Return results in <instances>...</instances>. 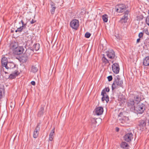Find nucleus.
I'll use <instances>...</instances> for the list:
<instances>
[{"label": "nucleus", "mask_w": 149, "mask_h": 149, "mask_svg": "<svg viewBox=\"0 0 149 149\" xmlns=\"http://www.w3.org/2000/svg\"><path fill=\"white\" fill-rule=\"evenodd\" d=\"M1 62L2 65L8 63L7 58L5 57L2 58Z\"/></svg>", "instance_id": "nucleus-24"}, {"label": "nucleus", "mask_w": 149, "mask_h": 149, "mask_svg": "<svg viewBox=\"0 0 149 149\" xmlns=\"http://www.w3.org/2000/svg\"><path fill=\"white\" fill-rule=\"evenodd\" d=\"M143 33H145L147 35H149V33L147 29H144L143 30Z\"/></svg>", "instance_id": "nucleus-37"}, {"label": "nucleus", "mask_w": 149, "mask_h": 149, "mask_svg": "<svg viewBox=\"0 0 149 149\" xmlns=\"http://www.w3.org/2000/svg\"><path fill=\"white\" fill-rule=\"evenodd\" d=\"M134 102L133 100H130L128 101L127 102V106L129 107L130 109L132 111H134V109H133V107H135L134 106Z\"/></svg>", "instance_id": "nucleus-14"}, {"label": "nucleus", "mask_w": 149, "mask_h": 149, "mask_svg": "<svg viewBox=\"0 0 149 149\" xmlns=\"http://www.w3.org/2000/svg\"><path fill=\"white\" fill-rule=\"evenodd\" d=\"M51 13L52 15L54 13L55 10L56 8L54 5V3H52L51 5Z\"/></svg>", "instance_id": "nucleus-26"}, {"label": "nucleus", "mask_w": 149, "mask_h": 149, "mask_svg": "<svg viewBox=\"0 0 149 149\" xmlns=\"http://www.w3.org/2000/svg\"><path fill=\"white\" fill-rule=\"evenodd\" d=\"M44 111V107L42 106L39 109V111L38 113V116L39 117H40L42 116L43 114V111Z\"/></svg>", "instance_id": "nucleus-22"}, {"label": "nucleus", "mask_w": 149, "mask_h": 149, "mask_svg": "<svg viewBox=\"0 0 149 149\" xmlns=\"http://www.w3.org/2000/svg\"><path fill=\"white\" fill-rule=\"evenodd\" d=\"M123 115V113L122 112H120L119 115H118L119 116L122 117V116Z\"/></svg>", "instance_id": "nucleus-49"}, {"label": "nucleus", "mask_w": 149, "mask_h": 149, "mask_svg": "<svg viewBox=\"0 0 149 149\" xmlns=\"http://www.w3.org/2000/svg\"><path fill=\"white\" fill-rule=\"evenodd\" d=\"M91 36V34L89 32H86L85 35V37L87 38H89Z\"/></svg>", "instance_id": "nucleus-34"}, {"label": "nucleus", "mask_w": 149, "mask_h": 149, "mask_svg": "<svg viewBox=\"0 0 149 149\" xmlns=\"http://www.w3.org/2000/svg\"><path fill=\"white\" fill-rule=\"evenodd\" d=\"M148 125L149 126V118L148 119Z\"/></svg>", "instance_id": "nucleus-51"}, {"label": "nucleus", "mask_w": 149, "mask_h": 149, "mask_svg": "<svg viewBox=\"0 0 149 149\" xmlns=\"http://www.w3.org/2000/svg\"><path fill=\"white\" fill-rule=\"evenodd\" d=\"M128 144L125 142H122L120 145L121 147L123 148H125L128 146Z\"/></svg>", "instance_id": "nucleus-31"}, {"label": "nucleus", "mask_w": 149, "mask_h": 149, "mask_svg": "<svg viewBox=\"0 0 149 149\" xmlns=\"http://www.w3.org/2000/svg\"><path fill=\"white\" fill-rule=\"evenodd\" d=\"M139 20H141L143 18V16H139Z\"/></svg>", "instance_id": "nucleus-46"}, {"label": "nucleus", "mask_w": 149, "mask_h": 149, "mask_svg": "<svg viewBox=\"0 0 149 149\" xmlns=\"http://www.w3.org/2000/svg\"><path fill=\"white\" fill-rule=\"evenodd\" d=\"M143 32H141L139 33V34L138 36L139 38H141L143 37Z\"/></svg>", "instance_id": "nucleus-40"}, {"label": "nucleus", "mask_w": 149, "mask_h": 149, "mask_svg": "<svg viewBox=\"0 0 149 149\" xmlns=\"http://www.w3.org/2000/svg\"><path fill=\"white\" fill-rule=\"evenodd\" d=\"M4 72L5 73V74H8V73L7 72H5V71Z\"/></svg>", "instance_id": "nucleus-53"}, {"label": "nucleus", "mask_w": 149, "mask_h": 149, "mask_svg": "<svg viewBox=\"0 0 149 149\" xmlns=\"http://www.w3.org/2000/svg\"><path fill=\"white\" fill-rule=\"evenodd\" d=\"M20 22H21V23L22 24H23V23H24V22H23V21L22 20H21V21Z\"/></svg>", "instance_id": "nucleus-50"}, {"label": "nucleus", "mask_w": 149, "mask_h": 149, "mask_svg": "<svg viewBox=\"0 0 149 149\" xmlns=\"http://www.w3.org/2000/svg\"><path fill=\"white\" fill-rule=\"evenodd\" d=\"M9 66V68H13L15 67V65L13 63H8Z\"/></svg>", "instance_id": "nucleus-32"}, {"label": "nucleus", "mask_w": 149, "mask_h": 149, "mask_svg": "<svg viewBox=\"0 0 149 149\" xmlns=\"http://www.w3.org/2000/svg\"><path fill=\"white\" fill-rule=\"evenodd\" d=\"M15 103L14 102H11L10 104V107L12 109H13L15 106Z\"/></svg>", "instance_id": "nucleus-35"}, {"label": "nucleus", "mask_w": 149, "mask_h": 149, "mask_svg": "<svg viewBox=\"0 0 149 149\" xmlns=\"http://www.w3.org/2000/svg\"><path fill=\"white\" fill-rule=\"evenodd\" d=\"M26 25H27V24L26 23L24 24V23L23 24H22V26H23V27L25 29V28L26 27Z\"/></svg>", "instance_id": "nucleus-45"}, {"label": "nucleus", "mask_w": 149, "mask_h": 149, "mask_svg": "<svg viewBox=\"0 0 149 149\" xmlns=\"http://www.w3.org/2000/svg\"><path fill=\"white\" fill-rule=\"evenodd\" d=\"M129 12V11L128 10H127L125 12L123 17L119 21V23L123 24L127 22V20L128 19Z\"/></svg>", "instance_id": "nucleus-9"}, {"label": "nucleus", "mask_w": 149, "mask_h": 149, "mask_svg": "<svg viewBox=\"0 0 149 149\" xmlns=\"http://www.w3.org/2000/svg\"><path fill=\"white\" fill-rule=\"evenodd\" d=\"M31 84L32 85L34 86V85H35L36 84V83H35V81H32L31 82Z\"/></svg>", "instance_id": "nucleus-43"}, {"label": "nucleus", "mask_w": 149, "mask_h": 149, "mask_svg": "<svg viewBox=\"0 0 149 149\" xmlns=\"http://www.w3.org/2000/svg\"><path fill=\"white\" fill-rule=\"evenodd\" d=\"M147 119V118H145L143 119H141L138 121L139 127L140 130L141 131H143L146 129V125Z\"/></svg>", "instance_id": "nucleus-5"}, {"label": "nucleus", "mask_w": 149, "mask_h": 149, "mask_svg": "<svg viewBox=\"0 0 149 149\" xmlns=\"http://www.w3.org/2000/svg\"><path fill=\"white\" fill-rule=\"evenodd\" d=\"M10 48L14 51L18 46L17 42L15 41L13 42L10 45Z\"/></svg>", "instance_id": "nucleus-18"}, {"label": "nucleus", "mask_w": 149, "mask_h": 149, "mask_svg": "<svg viewBox=\"0 0 149 149\" xmlns=\"http://www.w3.org/2000/svg\"><path fill=\"white\" fill-rule=\"evenodd\" d=\"M24 49L23 46H18L14 50L13 53L16 55H20L23 53Z\"/></svg>", "instance_id": "nucleus-10"}, {"label": "nucleus", "mask_w": 149, "mask_h": 149, "mask_svg": "<svg viewBox=\"0 0 149 149\" xmlns=\"http://www.w3.org/2000/svg\"><path fill=\"white\" fill-rule=\"evenodd\" d=\"M133 138V135L132 133H127L124 136V139L125 141L129 142L131 141Z\"/></svg>", "instance_id": "nucleus-13"}, {"label": "nucleus", "mask_w": 149, "mask_h": 149, "mask_svg": "<svg viewBox=\"0 0 149 149\" xmlns=\"http://www.w3.org/2000/svg\"><path fill=\"white\" fill-rule=\"evenodd\" d=\"M108 16L106 14L102 16V19L105 22H107L108 21Z\"/></svg>", "instance_id": "nucleus-30"}, {"label": "nucleus", "mask_w": 149, "mask_h": 149, "mask_svg": "<svg viewBox=\"0 0 149 149\" xmlns=\"http://www.w3.org/2000/svg\"><path fill=\"white\" fill-rule=\"evenodd\" d=\"M148 14H149V10H148Z\"/></svg>", "instance_id": "nucleus-54"}, {"label": "nucleus", "mask_w": 149, "mask_h": 149, "mask_svg": "<svg viewBox=\"0 0 149 149\" xmlns=\"http://www.w3.org/2000/svg\"><path fill=\"white\" fill-rule=\"evenodd\" d=\"M103 108L102 107H96L94 111V113L97 116L101 115L103 113Z\"/></svg>", "instance_id": "nucleus-12"}, {"label": "nucleus", "mask_w": 149, "mask_h": 149, "mask_svg": "<svg viewBox=\"0 0 149 149\" xmlns=\"http://www.w3.org/2000/svg\"><path fill=\"white\" fill-rule=\"evenodd\" d=\"M119 128L118 127H116V131L117 132H118L119 131Z\"/></svg>", "instance_id": "nucleus-48"}, {"label": "nucleus", "mask_w": 149, "mask_h": 149, "mask_svg": "<svg viewBox=\"0 0 149 149\" xmlns=\"http://www.w3.org/2000/svg\"><path fill=\"white\" fill-rule=\"evenodd\" d=\"M146 21L147 24L149 26V15L146 17Z\"/></svg>", "instance_id": "nucleus-38"}, {"label": "nucleus", "mask_w": 149, "mask_h": 149, "mask_svg": "<svg viewBox=\"0 0 149 149\" xmlns=\"http://www.w3.org/2000/svg\"><path fill=\"white\" fill-rule=\"evenodd\" d=\"M141 93L140 92H134L133 93L130 94V96L138 103L141 100Z\"/></svg>", "instance_id": "nucleus-4"}, {"label": "nucleus", "mask_w": 149, "mask_h": 149, "mask_svg": "<svg viewBox=\"0 0 149 149\" xmlns=\"http://www.w3.org/2000/svg\"><path fill=\"white\" fill-rule=\"evenodd\" d=\"M125 100V97L123 95H119L118 97V100L119 101H120L121 103H123L124 102Z\"/></svg>", "instance_id": "nucleus-27"}, {"label": "nucleus", "mask_w": 149, "mask_h": 149, "mask_svg": "<svg viewBox=\"0 0 149 149\" xmlns=\"http://www.w3.org/2000/svg\"><path fill=\"white\" fill-rule=\"evenodd\" d=\"M5 90L4 88H0V100H1L5 96Z\"/></svg>", "instance_id": "nucleus-23"}, {"label": "nucleus", "mask_w": 149, "mask_h": 149, "mask_svg": "<svg viewBox=\"0 0 149 149\" xmlns=\"http://www.w3.org/2000/svg\"><path fill=\"white\" fill-rule=\"evenodd\" d=\"M28 58V57L24 53L20 57L19 60L20 62L25 63L27 61Z\"/></svg>", "instance_id": "nucleus-15"}, {"label": "nucleus", "mask_w": 149, "mask_h": 149, "mask_svg": "<svg viewBox=\"0 0 149 149\" xmlns=\"http://www.w3.org/2000/svg\"><path fill=\"white\" fill-rule=\"evenodd\" d=\"M37 149H40V148H37Z\"/></svg>", "instance_id": "nucleus-56"}, {"label": "nucleus", "mask_w": 149, "mask_h": 149, "mask_svg": "<svg viewBox=\"0 0 149 149\" xmlns=\"http://www.w3.org/2000/svg\"><path fill=\"white\" fill-rule=\"evenodd\" d=\"M70 26L72 29L77 30L79 26V22L78 20L74 19L71 21Z\"/></svg>", "instance_id": "nucleus-6"}, {"label": "nucleus", "mask_w": 149, "mask_h": 149, "mask_svg": "<svg viewBox=\"0 0 149 149\" xmlns=\"http://www.w3.org/2000/svg\"><path fill=\"white\" fill-rule=\"evenodd\" d=\"M107 78L108 79V81H111L113 79L111 75H110L108 76Z\"/></svg>", "instance_id": "nucleus-39"}, {"label": "nucleus", "mask_w": 149, "mask_h": 149, "mask_svg": "<svg viewBox=\"0 0 149 149\" xmlns=\"http://www.w3.org/2000/svg\"><path fill=\"white\" fill-rule=\"evenodd\" d=\"M102 60L103 63L106 65L107 63H109V65L110 64L109 63L108 60L106 58L105 55L104 54H103V57L102 58Z\"/></svg>", "instance_id": "nucleus-21"}, {"label": "nucleus", "mask_w": 149, "mask_h": 149, "mask_svg": "<svg viewBox=\"0 0 149 149\" xmlns=\"http://www.w3.org/2000/svg\"><path fill=\"white\" fill-rule=\"evenodd\" d=\"M127 8V6H125L124 4H121L116 6V8L117 12L121 13L126 10Z\"/></svg>", "instance_id": "nucleus-7"}, {"label": "nucleus", "mask_w": 149, "mask_h": 149, "mask_svg": "<svg viewBox=\"0 0 149 149\" xmlns=\"http://www.w3.org/2000/svg\"><path fill=\"white\" fill-rule=\"evenodd\" d=\"M8 63L5 64L2 66L3 67H5L6 69H8L9 68V67L8 66Z\"/></svg>", "instance_id": "nucleus-41"}, {"label": "nucleus", "mask_w": 149, "mask_h": 149, "mask_svg": "<svg viewBox=\"0 0 149 149\" xmlns=\"http://www.w3.org/2000/svg\"><path fill=\"white\" fill-rule=\"evenodd\" d=\"M91 123L93 124H95L97 123L96 119L95 118H91Z\"/></svg>", "instance_id": "nucleus-33"}, {"label": "nucleus", "mask_w": 149, "mask_h": 149, "mask_svg": "<svg viewBox=\"0 0 149 149\" xmlns=\"http://www.w3.org/2000/svg\"><path fill=\"white\" fill-rule=\"evenodd\" d=\"M119 120L120 122L121 123H123L125 122V121L123 120V119H120Z\"/></svg>", "instance_id": "nucleus-44"}, {"label": "nucleus", "mask_w": 149, "mask_h": 149, "mask_svg": "<svg viewBox=\"0 0 149 149\" xmlns=\"http://www.w3.org/2000/svg\"><path fill=\"white\" fill-rule=\"evenodd\" d=\"M33 52V48H32L31 47L30 49H27L24 54L26 55V56L28 57L29 56L31 55V53H32Z\"/></svg>", "instance_id": "nucleus-20"}, {"label": "nucleus", "mask_w": 149, "mask_h": 149, "mask_svg": "<svg viewBox=\"0 0 149 149\" xmlns=\"http://www.w3.org/2000/svg\"><path fill=\"white\" fill-rule=\"evenodd\" d=\"M39 126L40 123L38 124L33 132V137L35 138H37L38 136L40 130Z\"/></svg>", "instance_id": "nucleus-16"}, {"label": "nucleus", "mask_w": 149, "mask_h": 149, "mask_svg": "<svg viewBox=\"0 0 149 149\" xmlns=\"http://www.w3.org/2000/svg\"><path fill=\"white\" fill-rule=\"evenodd\" d=\"M55 129L54 127L50 133L49 135V141H53V138H54V135L55 133Z\"/></svg>", "instance_id": "nucleus-19"}, {"label": "nucleus", "mask_w": 149, "mask_h": 149, "mask_svg": "<svg viewBox=\"0 0 149 149\" xmlns=\"http://www.w3.org/2000/svg\"><path fill=\"white\" fill-rule=\"evenodd\" d=\"M133 109L137 113L142 114L145 109V105L143 103H139L135 107H133Z\"/></svg>", "instance_id": "nucleus-2"}, {"label": "nucleus", "mask_w": 149, "mask_h": 149, "mask_svg": "<svg viewBox=\"0 0 149 149\" xmlns=\"http://www.w3.org/2000/svg\"><path fill=\"white\" fill-rule=\"evenodd\" d=\"M111 62H111L112 63H113V61H111Z\"/></svg>", "instance_id": "nucleus-55"}, {"label": "nucleus", "mask_w": 149, "mask_h": 149, "mask_svg": "<svg viewBox=\"0 0 149 149\" xmlns=\"http://www.w3.org/2000/svg\"><path fill=\"white\" fill-rule=\"evenodd\" d=\"M40 47V44L38 43L35 44L33 46V48H34L36 51L38 50Z\"/></svg>", "instance_id": "nucleus-29"}, {"label": "nucleus", "mask_w": 149, "mask_h": 149, "mask_svg": "<svg viewBox=\"0 0 149 149\" xmlns=\"http://www.w3.org/2000/svg\"><path fill=\"white\" fill-rule=\"evenodd\" d=\"M140 40H141V39L140 38H139L138 39L136 40V43H139L140 42Z\"/></svg>", "instance_id": "nucleus-47"}, {"label": "nucleus", "mask_w": 149, "mask_h": 149, "mask_svg": "<svg viewBox=\"0 0 149 149\" xmlns=\"http://www.w3.org/2000/svg\"><path fill=\"white\" fill-rule=\"evenodd\" d=\"M18 31V30H17V29L16 30H15V32H17Z\"/></svg>", "instance_id": "nucleus-52"}, {"label": "nucleus", "mask_w": 149, "mask_h": 149, "mask_svg": "<svg viewBox=\"0 0 149 149\" xmlns=\"http://www.w3.org/2000/svg\"><path fill=\"white\" fill-rule=\"evenodd\" d=\"M36 20H33V19H32V20L31 21H30V23L31 24H34V23H35V22H36Z\"/></svg>", "instance_id": "nucleus-42"}, {"label": "nucleus", "mask_w": 149, "mask_h": 149, "mask_svg": "<svg viewBox=\"0 0 149 149\" xmlns=\"http://www.w3.org/2000/svg\"><path fill=\"white\" fill-rule=\"evenodd\" d=\"M109 91L110 89L109 87H105L102 91L101 95L102 96V101L104 102L105 100L107 103L109 101V97L107 95L106 92H108Z\"/></svg>", "instance_id": "nucleus-3"}, {"label": "nucleus", "mask_w": 149, "mask_h": 149, "mask_svg": "<svg viewBox=\"0 0 149 149\" xmlns=\"http://www.w3.org/2000/svg\"><path fill=\"white\" fill-rule=\"evenodd\" d=\"M24 29V28L23 27V26H22L18 28H17V30L18 32H22V30Z\"/></svg>", "instance_id": "nucleus-36"}, {"label": "nucleus", "mask_w": 149, "mask_h": 149, "mask_svg": "<svg viewBox=\"0 0 149 149\" xmlns=\"http://www.w3.org/2000/svg\"><path fill=\"white\" fill-rule=\"evenodd\" d=\"M38 70V69L36 65L34 66L33 65L32 67L31 71L35 73Z\"/></svg>", "instance_id": "nucleus-28"}, {"label": "nucleus", "mask_w": 149, "mask_h": 149, "mask_svg": "<svg viewBox=\"0 0 149 149\" xmlns=\"http://www.w3.org/2000/svg\"><path fill=\"white\" fill-rule=\"evenodd\" d=\"M123 82L118 75L116 76L114 79L113 82L112 86V91L115 89H117L120 87H122Z\"/></svg>", "instance_id": "nucleus-1"}, {"label": "nucleus", "mask_w": 149, "mask_h": 149, "mask_svg": "<svg viewBox=\"0 0 149 149\" xmlns=\"http://www.w3.org/2000/svg\"><path fill=\"white\" fill-rule=\"evenodd\" d=\"M112 68L113 72L115 73L118 74L119 73L120 68L118 63H113L112 66Z\"/></svg>", "instance_id": "nucleus-11"}, {"label": "nucleus", "mask_w": 149, "mask_h": 149, "mask_svg": "<svg viewBox=\"0 0 149 149\" xmlns=\"http://www.w3.org/2000/svg\"><path fill=\"white\" fill-rule=\"evenodd\" d=\"M106 53L107 56L111 59H115L117 57L116 56L115 52L112 49H109Z\"/></svg>", "instance_id": "nucleus-8"}, {"label": "nucleus", "mask_w": 149, "mask_h": 149, "mask_svg": "<svg viewBox=\"0 0 149 149\" xmlns=\"http://www.w3.org/2000/svg\"><path fill=\"white\" fill-rule=\"evenodd\" d=\"M18 75V72L16 71L13 73L11 74L9 77V78L11 79H13L16 76Z\"/></svg>", "instance_id": "nucleus-25"}, {"label": "nucleus", "mask_w": 149, "mask_h": 149, "mask_svg": "<svg viewBox=\"0 0 149 149\" xmlns=\"http://www.w3.org/2000/svg\"><path fill=\"white\" fill-rule=\"evenodd\" d=\"M143 65L145 66H149V56L146 57L143 59Z\"/></svg>", "instance_id": "nucleus-17"}]
</instances>
